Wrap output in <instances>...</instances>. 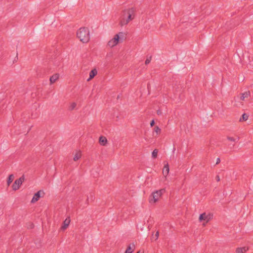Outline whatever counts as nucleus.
I'll list each match as a JSON object with an SVG mask.
<instances>
[{
	"instance_id": "obj_1",
	"label": "nucleus",
	"mask_w": 253,
	"mask_h": 253,
	"mask_svg": "<svg viewBox=\"0 0 253 253\" xmlns=\"http://www.w3.org/2000/svg\"><path fill=\"white\" fill-rule=\"evenodd\" d=\"M135 8L132 7L123 11V17L121 20L120 23L122 26L126 25L132 20L135 16Z\"/></svg>"
},
{
	"instance_id": "obj_2",
	"label": "nucleus",
	"mask_w": 253,
	"mask_h": 253,
	"mask_svg": "<svg viewBox=\"0 0 253 253\" xmlns=\"http://www.w3.org/2000/svg\"><path fill=\"white\" fill-rule=\"evenodd\" d=\"M77 36L83 43L87 42L90 39V34L87 28H81L77 32Z\"/></svg>"
},
{
	"instance_id": "obj_3",
	"label": "nucleus",
	"mask_w": 253,
	"mask_h": 253,
	"mask_svg": "<svg viewBox=\"0 0 253 253\" xmlns=\"http://www.w3.org/2000/svg\"><path fill=\"white\" fill-rule=\"evenodd\" d=\"M123 36L124 33L123 32H120L119 34H116L114 38L109 41L108 45L110 47L116 45L119 42L120 37Z\"/></svg>"
},
{
	"instance_id": "obj_4",
	"label": "nucleus",
	"mask_w": 253,
	"mask_h": 253,
	"mask_svg": "<svg viewBox=\"0 0 253 253\" xmlns=\"http://www.w3.org/2000/svg\"><path fill=\"white\" fill-rule=\"evenodd\" d=\"M25 179L24 175L20 177L19 179L15 180L13 184H12V189L13 190H17L19 189L20 185L22 184V182Z\"/></svg>"
},
{
	"instance_id": "obj_5",
	"label": "nucleus",
	"mask_w": 253,
	"mask_h": 253,
	"mask_svg": "<svg viewBox=\"0 0 253 253\" xmlns=\"http://www.w3.org/2000/svg\"><path fill=\"white\" fill-rule=\"evenodd\" d=\"M161 197L160 194H159L157 191L153 192L149 197V202L151 204H153L158 201L159 198Z\"/></svg>"
},
{
	"instance_id": "obj_6",
	"label": "nucleus",
	"mask_w": 253,
	"mask_h": 253,
	"mask_svg": "<svg viewBox=\"0 0 253 253\" xmlns=\"http://www.w3.org/2000/svg\"><path fill=\"white\" fill-rule=\"evenodd\" d=\"M212 215L211 213L206 214L205 212L200 215L199 220L200 221H205L206 223L209 222L212 218Z\"/></svg>"
},
{
	"instance_id": "obj_7",
	"label": "nucleus",
	"mask_w": 253,
	"mask_h": 253,
	"mask_svg": "<svg viewBox=\"0 0 253 253\" xmlns=\"http://www.w3.org/2000/svg\"><path fill=\"white\" fill-rule=\"evenodd\" d=\"M41 193L44 194V192L42 190H40L37 193H36L33 199L31 200V203H34L38 201L39 200L40 198L41 197Z\"/></svg>"
},
{
	"instance_id": "obj_8",
	"label": "nucleus",
	"mask_w": 253,
	"mask_h": 253,
	"mask_svg": "<svg viewBox=\"0 0 253 253\" xmlns=\"http://www.w3.org/2000/svg\"><path fill=\"white\" fill-rule=\"evenodd\" d=\"M59 75L58 74H55L50 77L49 80L50 84H53L55 83L59 78Z\"/></svg>"
},
{
	"instance_id": "obj_9",
	"label": "nucleus",
	"mask_w": 253,
	"mask_h": 253,
	"mask_svg": "<svg viewBox=\"0 0 253 253\" xmlns=\"http://www.w3.org/2000/svg\"><path fill=\"white\" fill-rule=\"evenodd\" d=\"M135 248V245L133 243L130 244L127 248L125 253H132Z\"/></svg>"
},
{
	"instance_id": "obj_10",
	"label": "nucleus",
	"mask_w": 253,
	"mask_h": 253,
	"mask_svg": "<svg viewBox=\"0 0 253 253\" xmlns=\"http://www.w3.org/2000/svg\"><path fill=\"white\" fill-rule=\"evenodd\" d=\"M70 222V218H67L63 222V225L61 227L62 229L65 230L69 226Z\"/></svg>"
},
{
	"instance_id": "obj_11",
	"label": "nucleus",
	"mask_w": 253,
	"mask_h": 253,
	"mask_svg": "<svg viewBox=\"0 0 253 253\" xmlns=\"http://www.w3.org/2000/svg\"><path fill=\"white\" fill-rule=\"evenodd\" d=\"M97 72L95 69L92 70L89 73V78L87 80V81L93 79L97 74Z\"/></svg>"
},
{
	"instance_id": "obj_12",
	"label": "nucleus",
	"mask_w": 253,
	"mask_h": 253,
	"mask_svg": "<svg viewBox=\"0 0 253 253\" xmlns=\"http://www.w3.org/2000/svg\"><path fill=\"white\" fill-rule=\"evenodd\" d=\"M250 96V91H246L244 93L241 94V96L240 97L241 100H245V98L249 97Z\"/></svg>"
},
{
	"instance_id": "obj_13",
	"label": "nucleus",
	"mask_w": 253,
	"mask_h": 253,
	"mask_svg": "<svg viewBox=\"0 0 253 253\" xmlns=\"http://www.w3.org/2000/svg\"><path fill=\"white\" fill-rule=\"evenodd\" d=\"M61 61V58L60 57H56L54 60H51V62L56 67H59Z\"/></svg>"
},
{
	"instance_id": "obj_14",
	"label": "nucleus",
	"mask_w": 253,
	"mask_h": 253,
	"mask_svg": "<svg viewBox=\"0 0 253 253\" xmlns=\"http://www.w3.org/2000/svg\"><path fill=\"white\" fill-rule=\"evenodd\" d=\"M169 164H168V163H167V164H166L165 165L163 170V174L165 176H167L169 174Z\"/></svg>"
},
{
	"instance_id": "obj_15",
	"label": "nucleus",
	"mask_w": 253,
	"mask_h": 253,
	"mask_svg": "<svg viewBox=\"0 0 253 253\" xmlns=\"http://www.w3.org/2000/svg\"><path fill=\"white\" fill-rule=\"evenodd\" d=\"M99 141L101 145L105 146L107 143V140L105 136H101L99 137Z\"/></svg>"
},
{
	"instance_id": "obj_16",
	"label": "nucleus",
	"mask_w": 253,
	"mask_h": 253,
	"mask_svg": "<svg viewBox=\"0 0 253 253\" xmlns=\"http://www.w3.org/2000/svg\"><path fill=\"white\" fill-rule=\"evenodd\" d=\"M248 250V248L246 247L238 248L236 249L237 253H245Z\"/></svg>"
},
{
	"instance_id": "obj_17",
	"label": "nucleus",
	"mask_w": 253,
	"mask_h": 253,
	"mask_svg": "<svg viewBox=\"0 0 253 253\" xmlns=\"http://www.w3.org/2000/svg\"><path fill=\"white\" fill-rule=\"evenodd\" d=\"M227 139L228 140L230 141H232L233 142H237L239 140L240 137L239 136H237V138H234L233 137L228 136L227 137Z\"/></svg>"
},
{
	"instance_id": "obj_18",
	"label": "nucleus",
	"mask_w": 253,
	"mask_h": 253,
	"mask_svg": "<svg viewBox=\"0 0 253 253\" xmlns=\"http://www.w3.org/2000/svg\"><path fill=\"white\" fill-rule=\"evenodd\" d=\"M14 176L13 174H11L9 175L8 179H7V183L8 186L12 182V181L14 179Z\"/></svg>"
},
{
	"instance_id": "obj_19",
	"label": "nucleus",
	"mask_w": 253,
	"mask_h": 253,
	"mask_svg": "<svg viewBox=\"0 0 253 253\" xmlns=\"http://www.w3.org/2000/svg\"><path fill=\"white\" fill-rule=\"evenodd\" d=\"M248 117L249 116L247 114L244 113L240 118V121H246L248 120Z\"/></svg>"
},
{
	"instance_id": "obj_20",
	"label": "nucleus",
	"mask_w": 253,
	"mask_h": 253,
	"mask_svg": "<svg viewBox=\"0 0 253 253\" xmlns=\"http://www.w3.org/2000/svg\"><path fill=\"white\" fill-rule=\"evenodd\" d=\"M81 157V154L79 152H77L75 155L74 157V160L76 161L78 160Z\"/></svg>"
},
{
	"instance_id": "obj_21",
	"label": "nucleus",
	"mask_w": 253,
	"mask_h": 253,
	"mask_svg": "<svg viewBox=\"0 0 253 253\" xmlns=\"http://www.w3.org/2000/svg\"><path fill=\"white\" fill-rule=\"evenodd\" d=\"M158 149H156L154 150V151L152 152V157L153 158H157V155H158Z\"/></svg>"
},
{
	"instance_id": "obj_22",
	"label": "nucleus",
	"mask_w": 253,
	"mask_h": 253,
	"mask_svg": "<svg viewBox=\"0 0 253 253\" xmlns=\"http://www.w3.org/2000/svg\"><path fill=\"white\" fill-rule=\"evenodd\" d=\"M161 129L158 126H155L154 128V131H155L157 134H159L161 132Z\"/></svg>"
},
{
	"instance_id": "obj_23",
	"label": "nucleus",
	"mask_w": 253,
	"mask_h": 253,
	"mask_svg": "<svg viewBox=\"0 0 253 253\" xmlns=\"http://www.w3.org/2000/svg\"><path fill=\"white\" fill-rule=\"evenodd\" d=\"M157 192L160 194V195L161 196L162 195H163L166 192V189L165 188H163L160 190H157Z\"/></svg>"
},
{
	"instance_id": "obj_24",
	"label": "nucleus",
	"mask_w": 253,
	"mask_h": 253,
	"mask_svg": "<svg viewBox=\"0 0 253 253\" xmlns=\"http://www.w3.org/2000/svg\"><path fill=\"white\" fill-rule=\"evenodd\" d=\"M76 105H77V104H76V103L75 102H73V103H72L71 104V105H70V107H69V109H70V110H74V109L75 108V107H76Z\"/></svg>"
},
{
	"instance_id": "obj_25",
	"label": "nucleus",
	"mask_w": 253,
	"mask_h": 253,
	"mask_svg": "<svg viewBox=\"0 0 253 253\" xmlns=\"http://www.w3.org/2000/svg\"><path fill=\"white\" fill-rule=\"evenodd\" d=\"M151 60V57L147 58L146 59V61H145V64L147 65V64H149V63L150 62Z\"/></svg>"
},
{
	"instance_id": "obj_26",
	"label": "nucleus",
	"mask_w": 253,
	"mask_h": 253,
	"mask_svg": "<svg viewBox=\"0 0 253 253\" xmlns=\"http://www.w3.org/2000/svg\"><path fill=\"white\" fill-rule=\"evenodd\" d=\"M34 224L32 223H30L29 226H28V228H30V229H32L34 228Z\"/></svg>"
},
{
	"instance_id": "obj_27",
	"label": "nucleus",
	"mask_w": 253,
	"mask_h": 253,
	"mask_svg": "<svg viewBox=\"0 0 253 253\" xmlns=\"http://www.w3.org/2000/svg\"><path fill=\"white\" fill-rule=\"evenodd\" d=\"M159 232H158V231H157V232H156V233L155 234V240H157V239H158V237H159Z\"/></svg>"
},
{
	"instance_id": "obj_28",
	"label": "nucleus",
	"mask_w": 253,
	"mask_h": 253,
	"mask_svg": "<svg viewBox=\"0 0 253 253\" xmlns=\"http://www.w3.org/2000/svg\"><path fill=\"white\" fill-rule=\"evenodd\" d=\"M155 125V121L154 120H153L152 121H151L150 122V126L151 127Z\"/></svg>"
},
{
	"instance_id": "obj_29",
	"label": "nucleus",
	"mask_w": 253,
	"mask_h": 253,
	"mask_svg": "<svg viewBox=\"0 0 253 253\" xmlns=\"http://www.w3.org/2000/svg\"><path fill=\"white\" fill-rule=\"evenodd\" d=\"M90 199H91V200L92 201L93 200V199H94V195L92 194H90Z\"/></svg>"
},
{
	"instance_id": "obj_30",
	"label": "nucleus",
	"mask_w": 253,
	"mask_h": 253,
	"mask_svg": "<svg viewBox=\"0 0 253 253\" xmlns=\"http://www.w3.org/2000/svg\"><path fill=\"white\" fill-rule=\"evenodd\" d=\"M157 113L158 115H160L162 114V111L160 110H158L157 112Z\"/></svg>"
},
{
	"instance_id": "obj_31",
	"label": "nucleus",
	"mask_w": 253,
	"mask_h": 253,
	"mask_svg": "<svg viewBox=\"0 0 253 253\" xmlns=\"http://www.w3.org/2000/svg\"><path fill=\"white\" fill-rule=\"evenodd\" d=\"M220 162V158H217V159H216V164H219Z\"/></svg>"
},
{
	"instance_id": "obj_32",
	"label": "nucleus",
	"mask_w": 253,
	"mask_h": 253,
	"mask_svg": "<svg viewBox=\"0 0 253 253\" xmlns=\"http://www.w3.org/2000/svg\"><path fill=\"white\" fill-rule=\"evenodd\" d=\"M215 178L217 181H219L220 180V178L218 175H216Z\"/></svg>"
},
{
	"instance_id": "obj_33",
	"label": "nucleus",
	"mask_w": 253,
	"mask_h": 253,
	"mask_svg": "<svg viewBox=\"0 0 253 253\" xmlns=\"http://www.w3.org/2000/svg\"><path fill=\"white\" fill-rule=\"evenodd\" d=\"M234 146V145H233V146L232 147H230V149H232Z\"/></svg>"
},
{
	"instance_id": "obj_34",
	"label": "nucleus",
	"mask_w": 253,
	"mask_h": 253,
	"mask_svg": "<svg viewBox=\"0 0 253 253\" xmlns=\"http://www.w3.org/2000/svg\"><path fill=\"white\" fill-rule=\"evenodd\" d=\"M136 253H141V252L139 251L137 252Z\"/></svg>"
},
{
	"instance_id": "obj_35",
	"label": "nucleus",
	"mask_w": 253,
	"mask_h": 253,
	"mask_svg": "<svg viewBox=\"0 0 253 253\" xmlns=\"http://www.w3.org/2000/svg\"><path fill=\"white\" fill-rule=\"evenodd\" d=\"M88 199H89V198H88V197H87V201H88Z\"/></svg>"
}]
</instances>
